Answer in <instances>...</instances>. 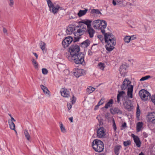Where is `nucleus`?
Listing matches in <instances>:
<instances>
[{
	"label": "nucleus",
	"instance_id": "nucleus-1",
	"mask_svg": "<svg viewBox=\"0 0 155 155\" xmlns=\"http://www.w3.org/2000/svg\"><path fill=\"white\" fill-rule=\"evenodd\" d=\"M68 49V51L65 55L69 61H72L74 56L80 52V47L78 45H76L70 47Z\"/></svg>",
	"mask_w": 155,
	"mask_h": 155
},
{
	"label": "nucleus",
	"instance_id": "nucleus-2",
	"mask_svg": "<svg viewBox=\"0 0 155 155\" xmlns=\"http://www.w3.org/2000/svg\"><path fill=\"white\" fill-rule=\"evenodd\" d=\"M107 23L106 21L102 20L101 22L100 25V28L98 29L101 30V32L104 36V39H115L114 36L110 33H105V29L106 28Z\"/></svg>",
	"mask_w": 155,
	"mask_h": 155
},
{
	"label": "nucleus",
	"instance_id": "nucleus-3",
	"mask_svg": "<svg viewBox=\"0 0 155 155\" xmlns=\"http://www.w3.org/2000/svg\"><path fill=\"white\" fill-rule=\"evenodd\" d=\"M93 149L96 152H101L104 148V145L103 142L98 139L94 140L92 143Z\"/></svg>",
	"mask_w": 155,
	"mask_h": 155
},
{
	"label": "nucleus",
	"instance_id": "nucleus-4",
	"mask_svg": "<svg viewBox=\"0 0 155 155\" xmlns=\"http://www.w3.org/2000/svg\"><path fill=\"white\" fill-rule=\"evenodd\" d=\"M84 54L82 52H80L74 56L73 60L77 64H85L84 61Z\"/></svg>",
	"mask_w": 155,
	"mask_h": 155
},
{
	"label": "nucleus",
	"instance_id": "nucleus-5",
	"mask_svg": "<svg viewBox=\"0 0 155 155\" xmlns=\"http://www.w3.org/2000/svg\"><path fill=\"white\" fill-rule=\"evenodd\" d=\"M92 21L88 19L82 20V23L86 25L87 26V32L89 34L90 38H93L95 33V31L91 27V23Z\"/></svg>",
	"mask_w": 155,
	"mask_h": 155
},
{
	"label": "nucleus",
	"instance_id": "nucleus-6",
	"mask_svg": "<svg viewBox=\"0 0 155 155\" xmlns=\"http://www.w3.org/2000/svg\"><path fill=\"white\" fill-rule=\"evenodd\" d=\"M47 2L48 7L50 8L51 12L53 13L54 14L56 13L59 10L63 9L62 8L60 7L58 5H54L52 3L51 0H46Z\"/></svg>",
	"mask_w": 155,
	"mask_h": 155
},
{
	"label": "nucleus",
	"instance_id": "nucleus-7",
	"mask_svg": "<svg viewBox=\"0 0 155 155\" xmlns=\"http://www.w3.org/2000/svg\"><path fill=\"white\" fill-rule=\"evenodd\" d=\"M105 43L106 44L105 48L106 50L109 51H112L114 48V46L116 45L115 39H104Z\"/></svg>",
	"mask_w": 155,
	"mask_h": 155
},
{
	"label": "nucleus",
	"instance_id": "nucleus-8",
	"mask_svg": "<svg viewBox=\"0 0 155 155\" xmlns=\"http://www.w3.org/2000/svg\"><path fill=\"white\" fill-rule=\"evenodd\" d=\"M139 94L141 99L144 101H147L148 99V97L150 96V93L145 89L140 90L139 91Z\"/></svg>",
	"mask_w": 155,
	"mask_h": 155
},
{
	"label": "nucleus",
	"instance_id": "nucleus-9",
	"mask_svg": "<svg viewBox=\"0 0 155 155\" xmlns=\"http://www.w3.org/2000/svg\"><path fill=\"white\" fill-rule=\"evenodd\" d=\"M147 118V122L152 124H155V112L148 113Z\"/></svg>",
	"mask_w": 155,
	"mask_h": 155
},
{
	"label": "nucleus",
	"instance_id": "nucleus-10",
	"mask_svg": "<svg viewBox=\"0 0 155 155\" xmlns=\"http://www.w3.org/2000/svg\"><path fill=\"white\" fill-rule=\"evenodd\" d=\"M73 71L74 75L77 78H78L81 76L84 75L86 73V71L82 69H75Z\"/></svg>",
	"mask_w": 155,
	"mask_h": 155
},
{
	"label": "nucleus",
	"instance_id": "nucleus-11",
	"mask_svg": "<svg viewBox=\"0 0 155 155\" xmlns=\"http://www.w3.org/2000/svg\"><path fill=\"white\" fill-rule=\"evenodd\" d=\"M104 129L103 127L99 128L97 131V136L99 138H103L105 136Z\"/></svg>",
	"mask_w": 155,
	"mask_h": 155
},
{
	"label": "nucleus",
	"instance_id": "nucleus-12",
	"mask_svg": "<svg viewBox=\"0 0 155 155\" xmlns=\"http://www.w3.org/2000/svg\"><path fill=\"white\" fill-rule=\"evenodd\" d=\"M131 81L127 78H125L122 84L121 88L123 91L125 90L127 87L130 86L131 84Z\"/></svg>",
	"mask_w": 155,
	"mask_h": 155
},
{
	"label": "nucleus",
	"instance_id": "nucleus-13",
	"mask_svg": "<svg viewBox=\"0 0 155 155\" xmlns=\"http://www.w3.org/2000/svg\"><path fill=\"white\" fill-rule=\"evenodd\" d=\"M84 31L82 30L81 29H78L77 31H74V34L75 36L77 37H74V39H80L81 36L84 35Z\"/></svg>",
	"mask_w": 155,
	"mask_h": 155
},
{
	"label": "nucleus",
	"instance_id": "nucleus-14",
	"mask_svg": "<svg viewBox=\"0 0 155 155\" xmlns=\"http://www.w3.org/2000/svg\"><path fill=\"white\" fill-rule=\"evenodd\" d=\"M73 41V39H63L62 43V46L65 49L68 47Z\"/></svg>",
	"mask_w": 155,
	"mask_h": 155
},
{
	"label": "nucleus",
	"instance_id": "nucleus-15",
	"mask_svg": "<svg viewBox=\"0 0 155 155\" xmlns=\"http://www.w3.org/2000/svg\"><path fill=\"white\" fill-rule=\"evenodd\" d=\"M110 111L111 114L113 115L115 114H122V111L118 107L111 108Z\"/></svg>",
	"mask_w": 155,
	"mask_h": 155
},
{
	"label": "nucleus",
	"instance_id": "nucleus-16",
	"mask_svg": "<svg viewBox=\"0 0 155 155\" xmlns=\"http://www.w3.org/2000/svg\"><path fill=\"white\" fill-rule=\"evenodd\" d=\"M74 31H75V26L73 24H71L68 26L66 31V32L68 34L70 35Z\"/></svg>",
	"mask_w": 155,
	"mask_h": 155
},
{
	"label": "nucleus",
	"instance_id": "nucleus-17",
	"mask_svg": "<svg viewBox=\"0 0 155 155\" xmlns=\"http://www.w3.org/2000/svg\"><path fill=\"white\" fill-rule=\"evenodd\" d=\"M125 92L123 91H118V94L117 95V102L118 103H120V104H121L120 102V98L121 97L122 98V99L123 98L124 96L125 95Z\"/></svg>",
	"mask_w": 155,
	"mask_h": 155
},
{
	"label": "nucleus",
	"instance_id": "nucleus-18",
	"mask_svg": "<svg viewBox=\"0 0 155 155\" xmlns=\"http://www.w3.org/2000/svg\"><path fill=\"white\" fill-rule=\"evenodd\" d=\"M101 20L98 19L93 21V26L95 29H98L100 28V25L101 22Z\"/></svg>",
	"mask_w": 155,
	"mask_h": 155
},
{
	"label": "nucleus",
	"instance_id": "nucleus-19",
	"mask_svg": "<svg viewBox=\"0 0 155 155\" xmlns=\"http://www.w3.org/2000/svg\"><path fill=\"white\" fill-rule=\"evenodd\" d=\"M134 142L136 143L137 146L138 147H140L141 145V143L139 138L138 136L134 135L133 136Z\"/></svg>",
	"mask_w": 155,
	"mask_h": 155
},
{
	"label": "nucleus",
	"instance_id": "nucleus-20",
	"mask_svg": "<svg viewBox=\"0 0 155 155\" xmlns=\"http://www.w3.org/2000/svg\"><path fill=\"white\" fill-rule=\"evenodd\" d=\"M61 95L64 97H68L69 96V92L67 89H61Z\"/></svg>",
	"mask_w": 155,
	"mask_h": 155
},
{
	"label": "nucleus",
	"instance_id": "nucleus-21",
	"mask_svg": "<svg viewBox=\"0 0 155 155\" xmlns=\"http://www.w3.org/2000/svg\"><path fill=\"white\" fill-rule=\"evenodd\" d=\"M133 86L132 85H130L128 88L127 95L128 97L130 98H133Z\"/></svg>",
	"mask_w": 155,
	"mask_h": 155
},
{
	"label": "nucleus",
	"instance_id": "nucleus-22",
	"mask_svg": "<svg viewBox=\"0 0 155 155\" xmlns=\"http://www.w3.org/2000/svg\"><path fill=\"white\" fill-rule=\"evenodd\" d=\"M121 147V146L119 144L116 145L114 147V151L116 155L119 154Z\"/></svg>",
	"mask_w": 155,
	"mask_h": 155
},
{
	"label": "nucleus",
	"instance_id": "nucleus-23",
	"mask_svg": "<svg viewBox=\"0 0 155 155\" xmlns=\"http://www.w3.org/2000/svg\"><path fill=\"white\" fill-rule=\"evenodd\" d=\"M40 46L41 49L42 50L43 53L45 54L47 50L46 44L44 42L41 41L40 43Z\"/></svg>",
	"mask_w": 155,
	"mask_h": 155
},
{
	"label": "nucleus",
	"instance_id": "nucleus-24",
	"mask_svg": "<svg viewBox=\"0 0 155 155\" xmlns=\"http://www.w3.org/2000/svg\"><path fill=\"white\" fill-rule=\"evenodd\" d=\"M127 66L124 64H122L120 66V72L121 75L124 74L126 71Z\"/></svg>",
	"mask_w": 155,
	"mask_h": 155
},
{
	"label": "nucleus",
	"instance_id": "nucleus-25",
	"mask_svg": "<svg viewBox=\"0 0 155 155\" xmlns=\"http://www.w3.org/2000/svg\"><path fill=\"white\" fill-rule=\"evenodd\" d=\"M90 44V41L89 40V39H86L81 43L80 46L83 48H87L89 45Z\"/></svg>",
	"mask_w": 155,
	"mask_h": 155
},
{
	"label": "nucleus",
	"instance_id": "nucleus-26",
	"mask_svg": "<svg viewBox=\"0 0 155 155\" xmlns=\"http://www.w3.org/2000/svg\"><path fill=\"white\" fill-rule=\"evenodd\" d=\"M112 3L114 5H116L117 4L122 6L123 5V0H113Z\"/></svg>",
	"mask_w": 155,
	"mask_h": 155
},
{
	"label": "nucleus",
	"instance_id": "nucleus-27",
	"mask_svg": "<svg viewBox=\"0 0 155 155\" xmlns=\"http://www.w3.org/2000/svg\"><path fill=\"white\" fill-rule=\"evenodd\" d=\"M114 103V101L113 99H110L109 101L105 104L104 108L106 109H107L108 108L112 106Z\"/></svg>",
	"mask_w": 155,
	"mask_h": 155
},
{
	"label": "nucleus",
	"instance_id": "nucleus-28",
	"mask_svg": "<svg viewBox=\"0 0 155 155\" xmlns=\"http://www.w3.org/2000/svg\"><path fill=\"white\" fill-rule=\"evenodd\" d=\"M143 123L142 122H139L137 124L136 130L137 132L140 131L141 128L143 127Z\"/></svg>",
	"mask_w": 155,
	"mask_h": 155
},
{
	"label": "nucleus",
	"instance_id": "nucleus-29",
	"mask_svg": "<svg viewBox=\"0 0 155 155\" xmlns=\"http://www.w3.org/2000/svg\"><path fill=\"white\" fill-rule=\"evenodd\" d=\"M41 89L43 90L44 93L45 94H48V95L50 94V92L48 90V88L44 86L43 85H41Z\"/></svg>",
	"mask_w": 155,
	"mask_h": 155
},
{
	"label": "nucleus",
	"instance_id": "nucleus-30",
	"mask_svg": "<svg viewBox=\"0 0 155 155\" xmlns=\"http://www.w3.org/2000/svg\"><path fill=\"white\" fill-rule=\"evenodd\" d=\"M88 9L87 8H85L84 10H80L78 13V15L79 17H81L85 15Z\"/></svg>",
	"mask_w": 155,
	"mask_h": 155
},
{
	"label": "nucleus",
	"instance_id": "nucleus-31",
	"mask_svg": "<svg viewBox=\"0 0 155 155\" xmlns=\"http://www.w3.org/2000/svg\"><path fill=\"white\" fill-rule=\"evenodd\" d=\"M95 88L91 86H89L86 89L87 93L88 94L91 93L94 91Z\"/></svg>",
	"mask_w": 155,
	"mask_h": 155
},
{
	"label": "nucleus",
	"instance_id": "nucleus-32",
	"mask_svg": "<svg viewBox=\"0 0 155 155\" xmlns=\"http://www.w3.org/2000/svg\"><path fill=\"white\" fill-rule=\"evenodd\" d=\"M8 123L10 129L12 130H14L16 133L17 132L15 130V124L12 121H9Z\"/></svg>",
	"mask_w": 155,
	"mask_h": 155
},
{
	"label": "nucleus",
	"instance_id": "nucleus-33",
	"mask_svg": "<svg viewBox=\"0 0 155 155\" xmlns=\"http://www.w3.org/2000/svg\"><path fill=\"white\" fill-rule=\"evenodd\" d=\"M31 61L32 62L33 65L34 66L35 68L36 69L38 68V65L37 61L34 58H33Z\"/></svg>",
	"mask_w": 155,
	"mask_h": 155
},
{
	"label": "nucleus",
	"instance_id": "nucleus-34",
	"mask_svg": "<svg viewBox=\"0 0 155 155\" xmlns=\"http://www.w3.org/2000/svg\"><path fill=\"white\" fill-rule=\"evenodd\" d=\"M91 13L92 14H101V12L98 9H92L91 10Z\"/></svg>",
	"mask_w": 155,
	"mask_h": 155
},
{
	"label": "nucleus",
	"instance_id": "nucleus-35",
	"mask_svg": "<svg viewBox=\"0 0 155 155\" xmlns=\"http://www.w3.org/2000/svg\"><path fill=\"white\" fill-rule=\"evenodd\" d=\"M99 42L97 43L94 44L93 45H92V46L91 47V49L88 50V51L87 54H88V55L91 56L92 55L93 53H92V51H91V50H92L93 46L95 45H97L98 44Z\"/></svg>",
	"mask_w": 155,
	"mask_h": 155
},
{
	"label": "nucleus",
	"instance_id": "nucleus-36",
	"mask_svg": "<svg viewBox=\"0 0 155 155\" xmlns=\"http://www.w3.org/2000/svg\"><path fill=\"white\" fill-rule=\"evenodd\" d=\"M60 128L61 131L63 133H66V130L65 127L63 126V124H62V122H60Z\"/></svg>",
	"mask_w": 155,
	"mask_h": 155
},
{
	"label": "nucleus",
	"instance_id": "nucleus-37",
	"mask_svg": "<svg viewBox=\"0 0 155 155\" xmlns=\"http://www.w3.org/2000/svg\"><path fill=\"white\" fill-rule=\"evenodd\" d=\"M137 38L136 35H134L131 36L126 35L124 36L123 39H131V38H133L134 39H136Z\"/></svg>",
	"mask_w": 155,
	"mask_h": 155
},
{
	"label": "nucleus",
	"instance_id": "nucleus-38",
	"mask_svg": "<svg viewBox=\"0 0 155 155\" xmlns=\"http://www.w3.org/2000/svg\"><path fill=\"white\" fill-rule=\"evenodd\" d=\"M24 134L26 139L28 140H29L30 138V136L27 130H25Z\"/></svg>",
	"mask_w": 155,
	"mask_h": 155
},
{
	"label": "nucleus",
	"instance_id": "nucleus-39",
	"mask_svg": "<svg viewBox=\"0 0 155 155\" xmlns=\"http://www.w3.org/2000/svg\"><path fill=\"white\" fill-rule=\"evenodd\" d=\"M104 65V64L100 62L98 64V66L101 69L103 70L105 68Z\"/></svg>",
	"mask_w": 155,
	"mask_h": 155
},
{
	"label": "nucleus",
	"instance_id": "nucleus-40",
	"mask_svg": "<svg viewBox=\"0 0 155 155\" xmlns=\"http://www.w3.org/2000/svg\"><path fill=\"white\" fill-rule=\"evenodd\" d=\"M131 141L130 140H127L126 141H125L123 143V144L125 147H127L129 146L131 144Z\"/></svg>",
	"mask_w": 155,
	"mask_h": 155
},
{
	"label": "nucleus",
	"instance_id": "nucleus-41",
	"mask_svg": "<svg viewBox=\"0 0 155 155\" xmlns=\"http://www.w3.org/2000/svg\"><path fill=\"white\" fill-rule=\"evenodd\" d=\"M140 109H139V106H137V118H138L140 116Z\"/></svg>",
	"mask_w": 155,
	"mask_h": 155
},
{
	"label": "nucleus",
	"instance_id": "nucleus-42",
	"mask_svg": "<svg viewBox=\"0 0 155 155\" xmlns=\"http://www.w3.org/2000/svg\"><path fill=\"white\" fill-rule=\"evenodd\" d=\"M80 29H81L82 30H84V33L86 31H87V30L86 26V25H82L80 26Z\"/></svg>",
	"mask_w": 155,
	"mask_h": 155
},
{
	"label": "nucleus",
	"instance_id": "nucleus-43",
	"mask_svg": "<svg viewBox=\"0 0 155 155\" xmlns=\"http://www.w3.org/2000/svg\"><path fill=\"white\" fill-rule=\"evenodd\" d=\"M150 77V76L149 75H147L145 77H143L140 80V81H143L148 79Z\"/></svg>",
	"mask_w": 155,
	"mask_h": 155
},
{
	"label": "nucleus",
	"instance_id": "nucleus-44",
	"mask_svg": "<svg viewBox=\"0 0 155 155\" xmlns=\"http://www.w3.org/2000/svg\"><path fill=\"white\" fill-rule=\"evenodd\" d=\"M112 122H113V127L114 130L115 131L117 130V127L116 125V124L114 121V119H113L112 120Z\"/></svg>",
	"mask_w": 155,
	"mask_h": 155
},
{
	"label": "nucleus",
	"instance_id": "nucleus-45",
	"mask_svg": "<svg viewBox=\"0 0 155 155\" xmlns=\"http://www.w3.org/2000/svg\"><path fill=\"white\" fill-rule=\"evenodd\" d=\"M42 73L44 74H47L48 72V70L46 68H42Z\"/></svg>",
	"mask_w": 155,
	"mask_h": 155
},
{
	"label": "nucleus",
	"instance_id": "nucleus-46",
	"mask_svg": "<svg viewBox=\"0 0 155 155\" xmlns=\"http://www.w3.org/2000/svg\"><path fill=\"white\" fill-rule=\"evenodd\" d=\"M76 101V98L74 96H73L71 99V102L72 104H74L75 102Z\"/></svg>",
	"mask_w": 155,
	"mask_h": 155
},
{
	"label": "nucleus",
	"instance_id": "nucleus-47",
	"mask_svg": "<svg viewBox=\"0 0 155 155\" xmlns=\"http://www.w3.org/2000/svg\"><path fill=\"white\" fill-rule=\"evenodd\" d=\"M9 6L12 7L14 5V1L13 0H9Z\"/></svg>",
	"mask_w": 155,
	"mask_h": 155
},
{
	"label": "nucleus",
	"instance_id": "nucleus-48",
	"mask_svg": "<svg viewBox=\"0 0 155 155\" xmlns=\"http://www.w3.org/2000/svg\"><path fill=\"white\" fill-rule=\"evenodd\" d=\"M98 120L99 123L100 124V125H102L103 124V119H98Z\"/></svg>",
	"mask_w": 155,
	"mask_h": 155
},
{
	"label": "nucleus",
	"instance_id": "nucleus-49",
	"mask_svg": "<svg viewBox=\"0 0 155 155\" xmlns=\"http://www.w3.org/2000/svg\"><path fill=\"white\" fill-rule=\"evenodd\" d=\"M3 32L5 34L7 35V29L5 28H3Z\"/></svg>",
	"mask_w": 155,
	"mask_h": 155
},
{
	"label": "nucleus",
	"instance_id": "nucleus-50",
	"mask_svg": "<svg viewBox=\"0 0 155 155\" xmlns=\"http://www.w3.org/2000/svg\"><path fill=\"white\" fill-rule=\"evenodd\" d=\"M67 106L69 110H70L72 107V105L70 103H67Z\"/></svg>",
	"mask_w": 155,
	"mask_h": 155
},
{
	"label": "nucleus",
	"instance_id": "nucleus-51",
	"mask_svg": "<svg viewBox=\"0 0 155 155\" xmlns=\"http://www.w3.org/2000/svg\"><path fill=\"white\" fill-rule=\"evenodd\" d=\"M103 100V98H102L101 100L97 104L99 105V106L101 105L102 104H103V102L102 101V100Z\"/></svg>",
	"mask_w": 155,
	"mask_h": 155
},
{
	"label": "nucleus",
	"instance_id": "nucleus-52",
	"mask_svg": "<svg viewBox=\"0 0 155 155\" xmlns=\"http://www.w3.org/2000/svg\"><path fill=\"white\" fill-rule=\"evenodd\" d=\"M133 39H124V41L125 43H128L130 42V41L133 40Z\"/></svg>",
	"mask_w": 155,
	"mask_h": 155
},
{
	"label": "nucleus",
	"instance_id": "nucleus-53",
	"mask_svg": "<svg viewBox=\"0 0 155 155\" xmlns=\"http://www.w3.org/2000/svg\"><path fill=\"white\" fill-rule=\"evenodd\" d=\"M151 100L152 102L154 104V105H155V94L154 95V97H153L152 98Z\"/></svg>",
	"mask_w": 155,
	"mask_h": 155
},
{
	"label": "nucleus",
	"instance_id": "nucleus-54",
	"mask_svg": "<svg viewBox=\"0 0 155 155\" xmlns=\"http://www.w3.org/2000/svg\"><path fill=\"white\" fill-rule=\"evenodd\" d=\"M121 127L123 128H125L127 127V124L126 123L124 122V123L121 126Z\"/></svg>",
	"mask_w": 155,
	"mask_h": 155
},
{
	"label": "nucleus",
	"instance_id": "nucleus-55",
	"mask_svg": "<svg viewBox=\"0 0 155 155\" xmlns=\"http://www.w3.org/2000/svg\"><path fill=\"white\" fill-rule=\"evenodd\" d=\"M99 106V105L97 104V105L95 106V107L94 108V110H96L98 108Z\"/></svg>",
	"mask_w": 155,
	"mask_h": 155
},
{
	"label": "nucleus",
	"instance_id": "nucleus-56",
	"mask_svg": "<svg viewBox=\"0 0 155 155\" xmlns=\"http://www.w3.org/2000/svg\"><path fill=\"white\" fill-rule=\"evenodd\" d=\"M33 54L35 55V56L36 57V59H37L38 58V55L36 53L33 52Z\"/></svg>",
	"mask_w": 155,
	"mask_h": 155
},
{
	"label": "nucleus",
	"instance_id": "nucleus-57",
	"mask_svg": "<svg viewBox=\"0 0 155 155\" xmlns=\"http://www.w3.org/2000/svg\"><path fill=\"white\" fill-rule=\"evenodd\" d=\"M64 39H73L72 37L71 36H68L65 37Z\"/></svg>",
	"mask_w": 155,
	"mask_h": 155
},
{
	"label": "nucleus",
	"instance_id": "nucleus-58",
	"mask_svg": "<svg viewBox=\"0 0 155 155\" xmlns=\"http://www.w3.org/2000/svg\"><path fill=\"white\" fill-rule=\"evenodd\" d=\"M69 120L71 122H73V118L72 117H70L69 118Z\"/></svg>",
	"mask_w": 155,
	"mask_h": 155
},
{
	"label": "nucleus",
	"instance_id": "nucleus-59",
	"mask_svg": "<svg viewBox=\"0 0 155 155\" xmlns=\"http://www.w3.org/2000/svg\"><path fill=\"white\" fill-rule=\"evenodd\" d=\"M11 120H10V121H12L13 122V121H15V120L12 117H11Z\"/></svg>",
	"mask_w": 155,
	"mask_h": 155
},
{
	"label": "nucleus",
	"instance_id": "nucleus-60",
	"mask_svg": "<svg viewBox=\"0 0 155 155\" xmlns=\"http://www.w3.org/2000/svg\"><path fill=\"white\" fill-rule=\"evenodd\" d=\"M97 37L99 39H101L102 37V35H98Z\"/></svg>",
	"mask_w": 155,
	"mask_h": 155
},
{
	"label": "nucleus",
	"instance_id": "nucleus-61",
	"mask_svg": "<svg viewBox=\"0 0 155 155\" xmlns=\"http://www.w3.org/2000/svg\"><path fill=\"white\" fill-rule=\"evenodd\" d=\"M79 39H74V42H77V41H79Z\"/></svg>",
	"mask_w": 155,
	"mask_h": 155
},
{
	"label": "nucleus",
	"instance_id": "nucleus-62",
	"mask_svg": "<svg viewBox=\"0 0 155 155\" xmlns=\"http://www.w3.org/2000/svg\"><path fill=\"white\" fill-rule=\"evenodd\" d=\"M139 155H145L144 153L142 152H141L139 154Z\"/></svg>",
	"mask_w": 155,
	"mask_h": 155
},
{
	"label": "nucleus",
	"instance_id": "nucleus-63",
	"mask_svg": "<svg viewBox=\"0 0 155 155\" xmlns=\"http://www.w3.org/2000/svg\"><path fill=\"white\" fill-rule=\"evenodd\" d=\"M104 39H100V41H101L103 43V42L104 41Z\"/></svg>",
	"mask_w": 155,
	"mask_h": 155
},
{
	"label": "nucleus",
	"instance_id": "nucleus-64",
	"mask_svg": "<svg viewBox=\"0 0 155 155\" xmlns=\"http://www.w3.org/2000/svg\"><path fill=\"white\" fill-rule=\"evenodd\" d=\"M99 155H106V154L104 153H101Z\"/></svg>",
	"mask_w": 155,
	"mask_h": 155
}]
</instances>
